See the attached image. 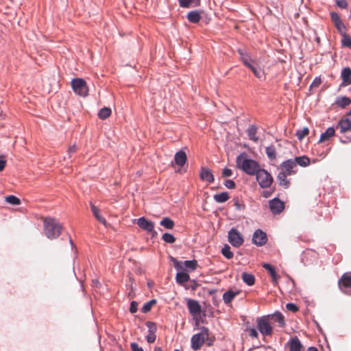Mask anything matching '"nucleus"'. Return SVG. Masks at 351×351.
Listing matches in <instances>:
<instances>
[{
  "mask_svg": "<svg viewBox=\"0 0 351 351\" xmlns=\"http://www.w3.org/2000/svg\"><path fill=\"white\" fill-rule=\"evenodd\" d=\"M43 226L45 234L49 239H55L61 234L62 227L55 218L45 217L43 221Z\"/></svg>",
  "mask_w": 351,
  "mask_h": 351,
  "instance_id": "nucleus-1",
  "label": "nucleus"
},
{
  "mask_svg": "<svg viewBox=\"0 0 351 351\" xmlns=\"http://www.w3.org/2000/svg\"><path fill=\"white\" fill-rule=\"evenodd\" d=\"M237 166L250 176L256 175L261 169L260 165L256 161L245 158L242 154H240L237 158Z\"/></svg>",
  "mask_w": 351,
  "mask_h": 351,
  "instance_id": "nucleus-2",
  "label": "nucleus"
},
{
  "mask_svg": "<svg viewBox=\"0 0 351 351\" xmlns=\"http://www.w3.org/2000/svg\"><path fill=\"white\" fill-rule=\"evenodd\" d=\"M201 332L193 335L191 337V348L193 350H199L208 339L209 330L206 327H202Z\"/></svg>",
  "mask_w": 351,
  "mask_h": 351,
  "instance_id": "nucleus-3",
  "label": "nucleus"
},
{
  "mask_svg": "<svg viewBox=\"0 0 351 351\" xmlns=\"http://www.w3.org/2000/svg\"><path fill=\"white\" fill-rule=\"evenodd\" d=\"M71 86L75 94L80 97L88 95V88L86 81L82 78H75L71 81Z\"/></svg>",
  "mask_w": 351,
  "mask_h": 351,
  "instance_id": "nucleus-4",
  "label": "nucleus"
},
{
  "mask_svg": "<svg viewBox=\"0 0 351 351\" xmlns=\"http://www.w3.org/2000/svg\"><path fill=\"white\" fill-rule=\"evenodd\" d=\"M256 180L263 189L269 188L274 182L271 175L265 169H261L256 174Z\"/></svg>",
  "mask_w": 351,
  "mask_h": 351,
  "instance_id": "nucleus-5",
  "label": "nucleus"
},
{
  "mask_svg": "<svg viewBox=\"0 0 351 351\" xmlns=\"http://www.w3.org/2000/svg\"><path fill=\"white\" fill-rule=\"evenodd\" d=\"M257 328L265 336H271L273 333V328L271 326L267 317H261L257 320Z\"/></svg>",
  "mask_w": 351,
  "mask_h": 351,
  "instance_id": "nucleus-6",
  "label": "nucleus"
},
{
  "mask_svg": "<svg viewBox=\"0 0 351 351\" xmlns=\"http://www.w3.org/2000/svg\"><path fill=\"white\" fill-rule=\"evenodd\" d=\"M228 241L232 246L239 247L243 245L244 239L237 229L232 228L228 232Z\"/></svg>",
  "mask_w": 351,
  "mask_h": 351,
  "instance_id": "nucleus-7",
  "label": "nucleus"
},
{
  "mask_svg": "<svg viewBox=\"0 0 351 351\" xmlns=\"http://www.w3.org/2000/svg\"><path fill=\"white\" fill-rule=\"evenodd\" d=\"M278 169L282 173L289 176L294 175L298 171L295 161H293V159H289L282 162Z\"/></svg>",
  "mask_w": 351,
  "mask_h": 351,
  "instance_id": "nucleus-8",
  "label": "nucleus"
},
{
  "mask_svg": "<svg viewBox=\"0 0 351 351\" xmlns=\"http://www.w3.org/2000/svg\"><path fill=\"white\" fill-rule=\"evenodd\" d=\"M90 207L95 219L104 227H108V221L106 218L107 213H104L99 208L96 206L92 202H90Z\"/></svg>",
  "mask_w": 351,
  "mask_h": 351,
  "instance_id": "nucleus-9",
  "label": "nucleus"
},
{
  "mask_svg": "<svg viewBox=\"0 0 351 351\" xmlns=\"http://www.w3.org/2000/svg\"><path fill=\"white\" fill-rule=\"evenodd\" d=\"M339 287L344 293L351 295V275L344 274L338 282Z\"/></svg>",
  "mask_w": 351,
  "mask_h": 351,
  "instance_id": "nucleus-10",
  "label": "nucleus"
},
{
  "mask_svg": "<svg viewBox=\"0 0 351 351\" xmlns=\"http://www.w3.org/2000/svg\"><path fill=\"white\" fill-rule=\"evenodd\" d=\"M138 226L143 230H146L149 232H152L153 237L157 234V232L154 230V224L151 221H148L145 217H142L137 221Z\"/></svg>",
  "mask_w": 351,
  "mask_h": 351,
  "instance_id": "nucleus-11",
  "label": "nucleus"
},
{
  "mask_svg": "<svg viewBox=\"0 0 351 351\" xmlns=\"http://www.w3.org/2000/svg\"><path fill=\"white\" fill-rule=\"evenodd\" d=\"M252 241L258 246H263L267 241L266 233L260 229L256 230L253 234Z\"/></svg>",
  "mask_w": 351,
  "mask_h": 351,
  "instance_id": "nucleus-12",
  "label": "nucleus"
},
{
  "mask_svg": "<svg viewBox=\"0 0 351 351\" xmlns=\"http://www.w3.org/2000/svg\"><path fill=\"white\" fill-rule=\"evenodd\" d=\"M269 208L273 213L279 214L284 210L285 204L278 198H274L269 201Z\"/></svg>",
  "mask_w": 351,
  "mask_h": 351,
  "instance_id": "nucleus-13",
  "label": "nucleus"
},
{
  "mask_svg": "<svg viewBox=\"0 0 351 351\" xmlns=\"http://www.w3.org/2000/svg\"><path fill=\"white\" fill-rule=\"evenodd\" d=\"M199 178L202 181H206L208 183H213L215 181V178L211 170L207 167H201Z\"/></svg>",
  "mask_w": 351,
  "mask_h": 351,
  "instance_id": "nucleus-14",
  "label": "nucleus"
},
{
  "mask_svg": "<svg viewBox=\"0 0 351 351\" xmlns=\"http://www.w3.org/2000/svg\"><path fill=\"white\" fill-rule=\"evenodd\" d=\"M187 306L191 314H199L202 311L201 306L198 301L189 299L187 300Z\"/></svg>",
  "mask_w": 351,
  "mask_h": 351,
  "instance_id": "nucleus-15",
  "label": "nucleus"
},
{
  "mask_svg": "<svg viewBox=\"0 0 351 351\" xmlns=\"http://www.w3.org/2000/svg\"><path fill=\"white\" fill-rule=\"evenodd\" d=\"M343 80L341 86H346L351 84V69L349 67H344L341 73Z\"/></svg>",
  "mask_w": 351,
  "mask_h": 351,
  "instance_id": "nucleus-16",
  "label": "nucleus"
},
{
  "mask_svg": "<svg viewBox=\"0 0 351 351\" xmlns=\"http://www.w3.org/2000/svg\"><path fill=\"white\" fill-rule=\"evenodd\" d=\"M290 351H302L303 346L297 336L291 339L289 341Z\"/></svg>",
  "mask_w": 351,
  "mask_h": 351,
  "instance_id": "nucleus-17",
  "label": "nucleus"
},
{
  "mask_svg": "<svg viewBox=\"0 0 351 351\" xmlns=\"http://www.w3.org/2000/svg\"><path fill=\"white\" fill-rule=\"evenodd\" d=\"M186 160L187 156L184 151L180 150L175 154L174 161L177 165L183 167L185 165Z\"/></svg>",
  "mask_w": 351,
  "mask_h": 351,
  "instance_id": "nucleus-18",
  "label": "nucleus"
},
{
  "mask_svg": "<svg viewBox=\"0 0 351 351\" xmlns=\"http://www.w3.org/2000/svg\"><path fill=\"white\" fill-rule=\"evenodd\" d=\"M341 133H346L351 130V120L349 119H341L337 127Z\"/></svg>",
  "mask_w": 351,
  "mask_h": 351,
  "instance_id": "nucleus-19",
  "label": "nucleus"
},
{
  "mask_svg": "<svg viewBox=\"0 0 351 351\" xmlns=\"http://www.w3.org/2000/svg\"><path fill=\"white\" fill-rule=\"evenodd\" d=\"M267 317H270L271 320L278 323L280 327H284L285 325V317L280 312H276L274 314L268 315Z\"/></svg>",
  "mask_w": 351,
  "mask_h": 351,
  "instance_id": "nucleus-20",
  "label": "nucleus"
},
{
  "mask_svg": "<svg viewBox=\"0 0 351 351\" xmlns=\"http://www.w3.org/2000/svg\"><path fill=\"white\" fill-rule=\"evenodd\" d=\"M335 130L332 127L327 128V130L321 134L319 143H322L330 139L335 136Z\"/></svg>",
  "mask_w": 351,
  "mask_h": 351,
  "instance_id": "nucleus-21",
  "label": "nucleus"
},
{
  "mask_svg": "<svg viewBox=\"0 0 351 351\" xmlns=\"http://www.w3.org/2000/svg\"><path fill=\"white\" fill-rule=\"evenodd\" d=\"M263 267L268 271L271 276L272 277V280L274 282L276 283L278 280L280 278V276L276 273L274 267L268 263H264L263 265Z\"/></svg>",
  "mask_w": 351,
  "mask_h": 351,
  "instance_id": "nucleus-22",
  "label": "nucleus"
},
{
  "mask_svg": "<svg viewBox=\"0 0 351 351\" xmlns=\"http://www.w3.org/2000/svg\"><path fill=\"white\" fill-rule=\"evenodd\" d=\"M258 128L255 125H251L247 130V134L250 138V140L253 141L254 142H257L258 141V137L257 136Z\"/></svg>",
  "mask_w": 351,
  "mask_h": 351,
  "instance_id": "nucleus-23",
  "label": "nucleus"
},
{
  "mask_svg": "<svg viewBox=\"0 0 351 351\" xmlns=\"http://www.w3.org/2000/svg\"><path fill=\"white\" fill-rule=\"evenodd\" d=\"M287 176H289V175L285 174L280 171L277 176V180L279 181V184L283 186L285 189H287L290 184L289 181L287 180Z\"/></svg>",
  "mask_w": 351,
  "mask_h": 351,
  "instance_id": "nucleus-24",
  "label": "nucleus"
},
{
  "mask_svg": "<svg viewBox=\"0 0 351 351\" xmlns=\"http://www.w3.org/2000/svg\"><path fill=\"white\" fill-rule=\"evenodd\" d=\"M187 19L193 23H198L201 19L200 14L198 11H191L187 14Z\"/></svg>",
  "mask_w": 351,
  "mask_h": 351,
  "instance_id": "nucleus-25",
  "label": "nucleus"
},
{
  "mask_svg": "<svg viewBox=\"0 0 351 351\" xmlns=\"http://www.w3.org/2000/svg\"><path fill=\"white\" fill-rule=\"evenodd\" d=\"M293 160L295 161L296 166L298 165L301 167H306L310 165V159L306 156L295 157Z\"/></svg>",
  "mask_w": 351,
  "mask_h": 351,
  "instance_id": "nucleus-26",
  "label": "nucleus"
},
{
  "mask_svg": "<svg viewBox=\"0 0 351 351\" xmlns=\"http://www.w3.org/2000/svg\"><path fill=\"white\" fill-rule=\"evenodd\" d=\"M189 279V275L185 272H178L176 276L177 283L180 285H183L184 283L188 282Z\"/></svg>",
  "mask_w": 351,
  "mask_h": 351,
  "instance_id": "nucleus-27",
  "label": "nucleus"
},
{
  "mask_svg": "<svg viewBox=\"0 0 351 351\" xmlns=\"http://www.w3.org/2000/svg\"><path fill=\"white\" fill-rule=\"evenodd\" d=\"M351 104V99L347 97H337L335 101V104L341 107L342 108H344L345 107L349 106Z\"/></svg>",
  "mask_w": 351,
  "mask_h": 351,
  "instance_id": "nucleus-28",
  "label": "nucleus"
},
{
  "mask_svg": "<svg viewBox=\"0 0 351 351\" xmlns=\"http://www.w3.org/2000/svg\"><path fill=\"white\" fill-rule=\"evenodd\" d=\"M238 294L239 292H234L232 290L228 291L223 294V300L226 304H229Z\"/></svg>",
  "mask_w": 351,
  "mask_h": 351,
  "instance_id": "nucleus-29",
  "label": "nucleus"
},
{
  "mask_svg": "<svg viewBox=\"0 0 351 351\" xmlns=\"http://www.w3.org/2000/svg\"><path fill=\"white\" fill-rule=\"evenodd\" d=\"M180 6L182 8H189L193 5H199L200 0H178Z\"/></svg>",
  "mask_w": 351,
  "mask_h": 351,
  "instance_id": "nucleus-30",
  "label": "nucleus"
},
{
  "mask_svg": "<svg viewBox=\"0 0 351 351\" xmlns=\"http://www.w3.org/2000/svg\"><path fill=\"white\" fill-rule=\"evenodd\" d=\"M241 278L243 282H245L249 286L253 285L255 282V277L254 275L251 274L243 272L242 274Z\"/></svg>",
  "mask_w": 351,
  "mask_h": 351,
  "instance_id": "nucleus-31",
  "label": "nucleus"
},
{
  "mask_svg": "<svg viewBox=\"0 0 351 351\" xmlns=\"http://www.w3.org/2000/svg\"><path fill=\"white\" fill-rule=\"evenodd\" d=\"M265 152L267 157L270 160H275L276 159V149L274 145H270L266 147Z\"/></svg>",
  "mask_w": 351,
  "mask_h": 351,
  "instance_id": "nucleus-32",
  "label": "nucleus"
},
{
  "mask_svg": "<svg viewBox=\"0 0 351 351\" xmlns=\"http://www.w3.org/2000/svg\"><path fill=\"white\" fill-rule=\"evenodd\" d=\"M213 198L217 203H223L228 201L230 197L227 192H223L219 194H215Z\"/></svg>",
  "mask_w": 351,
  "mask_h": 351,
  "instance_id": "nucleus-33",
  "label": "nucleus"
},
{
  "mask_svg": "<svg viewBox=\"0 0 351 351\" xmlns=\"http://www.w3.org/2000/svg\"><path fill=\"white\" fill-rule=\"evenodd\" d=\"M160 226L165 227L167 229H169V230L173 229L174 227V225H175L174 221L169 217L163 218L160 221Z\"/></svg>",
  "mask_w": 351,
  "mask_h": 351,
  "instance_id": "nucleus-34",
  "label": "nucleus"
},
{
  "mask_svg": "<svg viewBox=\"0 0 351 351\" xmlns=\"http://www.w3.org/2000/svg\"><path fill=\"white\" fill-rule=\"evenodd\" d=\"M5 201L14 206H18L21 204V199L15 195H11L5 197Z\"/></svg>",
  "mask_w": 351,
  "mask_h": 351,
  "instance_id": "nucleus-35",
  "label": "nucleus"
},
{
  "mask_svg": "<svg viewBox=\"0 0 351 351\" xmlns=\"http://www.w3.org/2000/svg\"><path fill=\"white\" fill-rule=\"evenodd\" d=\"M156 304V300L155 299H153V300L146 302L143 306V307L141 308V311L144 313H147L151 311L152 306Z\"/></svg>",
  "mask_w": 351,
  "mask_h": 351,
  "instance_id": "nucleus-36",
  "label": "nucleus"
},
{
  "mask_svg": "<svg viewBox=\"0 0 351 351\" xmlns=\"http://www.w3.org/2000/svg\"><path fill=\"white\" fill-rule=\"evenodd\" d=\"M97 115L100 119L104 120V119H107L108 117H110V108H107V107H104V108H101L98 112Z\"/></svg>",
  "mask_w": 351,
  "mask_h": 351,
  "instance_id": "nucleus-37",
  "label": "nucleus"
},
{
  "mask_svg": "<svg viewBox=\"0 0 351 351\" xmlns=\"http://www.w3.org/2000/svg\"><path fill=\"white\" fill-rule=\"evenodd\" d=\"M184 266L191 271L196 269L197 267V261L196 260L184 261Z\"/></svg>",
  "mask_w": 351,
  "mask_h": 351,
  "instance_id": "nucleus-38",
  "label": "nucleus"
},
{
  "mask_svg": "<svg viewBox=\"0 0 351 351\" xmlns=\"http://www.w3.org/2000/svg\"><path fill=\"white\" fill-rule=\"evenodd\" d=\"M221 254L228 259L233 258V253L230 251V247L228 245L225 246L221 250Z\"/></svg>",
  "mask_w": 351,
  "mask_h": 351,
  "instance_id": "nucleus-39",
  "label": "nucleus"
},
{
  "mask_svg": "<svg viewBox=\"0 0 351 351\" xmlns=\"http://www.w3.org/2000/svg\"><path fill=\"white\" fill-rule=\"evenodd\" d=\"M309 133L308 128H303L301 130H298L296 132V136L300 141H302L306 136Z\"/></svg>",
  "mask_w": 351,
  "mask_h": 351,
  "instance_id": "nucleus-40",
  "label": "nucleus"
},
{
  "mask_svg": "<svg viewBox=\"0 0 351 351\" xmlns=\"http://www.w3.org/2000/svg\"><path fill=\"white\" fill-rule=\"evenodd\" d=\"M342 40L341 43L343 46L351 47V37L346 34V33H343L341 34Z\"/></svg>",
  "mask_w": 351,
  "mask_h": 351,
  "instance_id": "nucleus-41",
  "label": "nucleus"
},
{
  "mask_svg": "<svg viewBox=\"0 0 351 351\" xmlns=\"http://www.w3.org/2000/svg\"><path fill=\"white\" fill-rule=\"evenodd\" d=\"M78 147L77 146V145L75 143H73V145H71L68 147V149H67V158L69 159L71 158L73 154H74L75 153H76Z\"/></svg>",
  "mask_w": 351,
  "mask_h": 351,
  "instance_id": "nucleus-42",
  "label": "nucleus"
},
{
  "mask_svg": "<svg viewBox=\"0 0 351 351\" xmlns=\"http://www.w3.org/2000/svg\"><path fill=\"white\" fill-rule=\"evenodd\" d=\"M171 261L173 262V266L177 270H184V268L183 267L184 262L180 261L177 260L176 258L172 257V256L171 257Z\"/></svg>",
  "mask_w": 351,
  "mask_h": 351,
  "instance_id": "nucleus-43",
  "label": "nucleus"
},
{
  "mask_svg": "<svg viewBox=\"0 0 351 351\" xmlns=\"http://www.w3.org/2000/svg\"><path fill=\"white\" fill-rule=\"evenodd\" d=\"M162 239L168 243H173L176 241V238L169 233H165L162 237Z\"/></svg>",
  "mask_w": 351,
  "mask_h": 351,
  "instance_id": "nucleus-44",
  "label": "nucleus"
},
{
  "mask_svg": "<svg viewBox=\"0 0 351 351\" xmlns=\"http://www.w3.org/2000/svg\"><path fill=\"white\" fill-rule=\"evenodd\" d=\"M146 326L149 329V333L155 334L156 332V325L154 322H147L145 323Z\"/></svg>",
  "mask_w": 351,
  "mask_h": 351,
  "instance_id": "nucleus-45",
  "label": "nucleus"
},
{
  "mask_svg": "<svg viewBox=\"0 0 351 351\" xmlns=\"http://www.w3.org/2000/svg\"><path fill=\"white\" fill-rule=\"evenodd\" d=\"M249 69H251L254 75L257 77L258 78L261 77V71L258 70L254 66H253L252 64H250L248 66Z\"/></svg>",
  "mask_w": 351,
  "mask_h": 351,
  "instance_id": "nucleus-46",
  "label": "nucleus"
},
{
  "mask_svg": "<svg viewBox=\"0 0 351 351\" xmlns=\"http://www.w3.org/2000/svg\"><path fill=\"white\" fill-rule=\"evenodd\" d=\"M335 26L341 34L346 33V32H345L346 27H345L344 24L342 23V21L335 23Z\"/></svg>",
  "mask_w": 351,
  "mask_h": 351,
  "instance_id": "nucleus-47",
  "label": "nucleus"
},
{
  "mask_svg": "<svg viewBox=\"0 0 351 351\" xmlns=\"http://www.w3.org/2000/svg\"><path fill=\"white\" fill-rule=\"evenodd\" d=\"M286 308L287 310L291 311V312H293V313H296L298 311L299 308L298 307L293 303H288L286 305Z\"/></svg>",
  "mask_w": 351,
  "mask_h": 351,
  "instance_id": "nucleus-48",
  "label": "nucleus"
},
{
  "mask_svg": "<svg viewBox=\"0 0 351 351\" xmlns=\"http://www.w3.org/2000/svg\"><path fill=\"white\" fill-rule=\"evenodd\" d=\"M224 185L230 189H233L236 187L235 182L232 180H226L224 182Z\"/></svg>",
  "mask_w": 351,
  "mask_h": 351,
  "instance_id": "nucleus-49",
  "label": "nucleus"
},
{
  "mask_svg": "<svg viewBox=\"0 0 351 351\" xmlns=\"http://www.w3.org/2000/svg\"><path fill=\"white\" fill-rule=\"evenodd\" d=\"M330 17H331V20L332 21L334 24L336 23H339L340 21H341V20L340 19V17L339 16L338 14L336 13V12H331L330 13Z\"/></svg>",
  "mask_w": 351,
  "mask_h": 351,
  "instance_id": "nucleus-50",
  "label": "nucleus"
},
{
  "mask_svg": "<svg viewBox=\"0 0 351 351\" xmlns=\"http://www.w3.org/2000/svg\"><path fill=\"white\" fill-rule=\"evenodd\" d=\"M138 310V303L136 301H132L130 304V311L132 313H134Z\"/></svg>",
  "mask_w": 351,
  "mask_h": 351,
  "instance_id": "nucleus-51",
  "label": "nucleus"
},
{
  "mask_svg": "<svg viewBox=\"0 0 351 351\" xmlns=\"http://www.w3.org/2000/svg\"><path fill=\"white\" fill-rule=\"evenodd\" d=\"M132 351H144L142 347H140L137 343H132L130 345Z\"/></svg>",
  "mask_w": 351,
  "mask_h": 351,
  "instance_id": "nucleus-52",
  "label": "nucleus"
},
{
  "mask_svg": "<svg viewBox=\"0 0 351 351\" xmlns=\"http://www.w3.org/2000/svg\"><path fill=\"white\" fill-rule=\"evenodd\" d=\"M322 84V80L319 77H316L311 85V88H317Z\"/></svg>",
  "mask_w": 351,
  "mask_h": 351,
  "instance_id": "nucleus-53",
  "label": "nucleus"
},
{
  "mask_svg": "<svg viewBox=\"0 0 351 351\" xmlns=\"http://www.w3.org/2000/svg\"><path fill=\"white\" fill-rule=\"evenodd\" d=\"M232 174V171L230 169L225 168L222 171V176L223 178H227L231 176Z\"/></svg>",
  "mask_w": 351,
  "mask_h": 351,
  "instance_id": "nucleus-54",
  "label": "nucleus"
},
{
  "mask_svg": "<svg viewBox=\"0 0 351 351\" xmlns=\"http://www.w3.org/2000/svg\"><path fill=\"white\" fill-rule=\"evenodd\" d=\"M336 4L341 8H346L348 5L347 1L346 0H337L336 1Z\"/></svg>",
  "mask_w": 351,
  "mask_h": 351,
  "instance_id": "nucleus-55",
  "label": "nucleus"
},
{
  "mask_svg": "<svg viewBox=\"0 0 351 351\" xmlns=\"http://www.w3.org/2000/svg\"><path fill=\"white\" fill-rule=\"evenodd\" d=\"M241 60L245 66L247 67L251 64L250 62V57L246 54L245 56H243L241 57Z\"/></svg>",
  "mask_w": 351,
  "mask_h": 351,
  "instance_id": "nucleus-56",
  "label": "nucleus"
},
{
  "mask_svg": "<svg viewBox=\"0 0 351 351\" xmlns=\"http://www.w3.org/2000/svg\"><path fill=\"white\" fill-rule=\"evenodd\" d=\"M156 338V334L149 333L147 336V341L148 343H153L155 341Z\"/></svg>",
  "mask_w": 351,
  "mask_h": 351,
  "instance_id": "nucleus-57",
  "label": "nucleus"
},
{
  "mask_svg": "<svg viewBox=\"0 0 351 351\" xmlns=\"http://www.w3.org/2000/svg\"><path fill=\"white\" fill-rule=\"evenodd\" d=\"M249 335L252 338H257L258 337V332L255 328H250L249 330Z\"/></svg>",
  "mask_w": 351,
  "mask_h": 351,
  "instance_id": "nucleus-58",
  "label": "nucleus"
},
{
  "mask_svg": "<svg viewBox=\"0 0 351 351\" xmlns=\"http://www.w3.org/2000/svg\"><path fill=\"white\" fill-rule=\"evenodd\" d=\"M234 206L238 209V210H240L242 208L244 207L243 205H241V204H239V200L237 199L234 201Z\"/></svg>",
  "mask_w": 351,
  "mask_h": 351,
  "instance_id": "nucleus-59",
  "label": "nucleus"
},
{
  "mask_svg": "<svg viewBox=\"0 0 351 351\" xmlns=\"http://www.w3.org/2000/svg\"><path fill=\"white\" fill-rule=\"evenodd\" d=\"M6 161L5 160H0V171H1L5 167Z\"/></svg>",
  "mask_w": 351,
  "mask_h": 351,
  "instance_id": "nucleus-60",
  "label": "nucleus"
},
{
  "mask_svg": "<svg viewBox=\"0 0 351 351\" xmlns=\"http://www.w3.org/2000/svg\"><path fill=\"white\" fill-rule=\"evenodd\" d=\"M271 194V192L269 191H263V195L265 197H269Z\"/></svg>",
  "mask_w": 351,
  "mask_h": 351,
  "instance_id": "nucleus-61",
  "label": "nucleus"
},
{
  "mask_svg": "<svg viewBox=\"0 0 351 351\" xmlns=\"http://www.w3.org/2000/svg\"><path fill=\"white\" fill-rule=\"evenodd\" d=\"M306 351H318L315 347H309Z\"/></svg>",
  "mask_w": 351,
  "mask_h": 351,
  "instance_id": "nucleus-62",
  "label": "nucleus"
},
{
  "mask_svg": "<svg viewBox=\"0 0 351 351\" xmlns=\"http://www.w3.org/2000/svg\"><path fill=\"white\" fill-rule=\"evenodd\" d=\"M154 351H162V349L161 347H156Z\"/></svg>",
  "mask_w": 351,
  "mask_h": 351,
  "instance_id": "nucleus-63",
  "label": "nucleus"
},
{
  "mask_svg": "<svg viewBox=\"0 0 351 351\" xmlns=\"http://www.w3.org/2000/svg\"><path fill=\"white\" fill-rule=\"evenodd\" d=\"M238 52L241 55V57L246 55V54H244L241 49H239Z\"/></svg>",
  "mask_w": 351,
  "mask_h": 351,
  "instance_id": "nucleus-64",
  "label": "nucleus"
}]
</instances>
